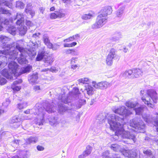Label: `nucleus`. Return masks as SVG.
Here are the masks:
<instances>
[{
	"label": "nucleus",
	"instance_id": "obj_58",
	"mask_svg": "<svg viewBox=\"0 0 158 158\" xmlns=\"http://www.w3.org/2000/svg\"><path fill=\"white\" fill-rule=\"evenodd\" d=\"M77 58L76 57H73L70 60V64H73L74 63H75V61H76V60Z\"/></svg>",
	"mask_w": 158,
	"mask_h": 158
},
{
	"label": "nucleus",
	"instance_id": "obj_43",
	"mask_svg": "<svg viewBox=\"0 0 158 158\" xmlns=\"http://www.w3.org/2000/svg\"><path fill=\"white\" fill-rule=\"evenodd\" d=\"M10 101L8 98L6 99V101L2 103V106L5 107H7L10 104Z\"/></svg>",
	"mask_w": 158,
	"mask_h": 158
},
{
	"label": "nucleus",
	"instance_id": "obj_29",
	"mask_svg": "<svg viewBox=\"0 0 158 158\" xmlns=\"http://www.w3.org/2000/svg\"><path fill=\"white\" fill-rule=\"evenodd\" d=\"M44 87L42 85H35L33 87V89L34 91L36 93H39L42 91Z\"/></svg>",
	"mask_w": 158,
	"mask_h": 158
},
{
	"label": "nucleus",
	"instance_id": "obj_9",
	"mask_svg": "<svg viewBox=\"0 0 158 158\" xmlns=\"http://www.w3.org/2000/svg\"><path fill=\"white\" fill-rule=\"evenodd\" d=\"M113 111L114 113L123 116V117H126L131 114V111L126 109L125 107L124 106H119L115 108H114Z\"/></svg>",
	"mask_w": 158,
	"mask_h": 158
},
{
	"label": "nucleus",
	"instance_id": "obj_45",
	"mask_svg": "<svg viewBox=\"0 0 158 158\" xmlns=\"http://www.w3.org/2000/svg\"><path fill=\"white\" fill-rule=\"evenodd\" d=\"M27 106V103L26 102L23 103L22 104H18V107L20 110L23 109L26 107Z\"/></svg>",
	"mask_w": 158,
	"mask_h": 158
},
{
	"label": "nucleus",
	"instance_id": "obj_40",
	"mask_svg": "<svg viewBox=\"0 0 158 158\" xmlns=\"http://www.w3.org/2000/svg\"><path fill=\"white\" fill-rule=\"evenodd\" d=\"M31 68V66L30 65L27 66L26 68H23L22 70V73H24L29 72Z\"/></svg>",
	"mask_w": 158,
	"mask_h": 158
},
{
	"label": "nucleus",
	"instance_id": "obj_34",
	"mask_svg": "<svg viewBox=\"0 0 158 158\" xmlns=\"http://www.w3.org/2000/svg\"><path fill=\"white\" fill-rule=\"evenodd\" d=\"M85 90L87 92V94L89 95H92L94 93L93 88L90 86H88L86 88Z\"/></svg>",
	"mask_w": 158,
	"mask_h": 158
},
{
	"label": "nucleus",
	"instance_id": "obj_42",
	"mask_svg": "<svg viewBox=\"0 0 158 158\" xmlns=\"http://www.w3.org/2000/svg\"><path fill=\"white\" fill-rule=\"evenodd\" d=\"M78 81L79 82L82 83L83 84L87 83H88V82L89 81V79L87 78H84L79 79L78 80Z\"/></svg>",
	"mask_w": 158,
	"mask_h": 158
},
{
	"label": "nucleus",
	"instance_id": "obj_53",
	"mask_svg": "<svg viewBox=\"0 0 158 158\" xmlns=\"http://www.w3.org/2000/svg\"><path fill=\"white\" fill-rule=\"evenodd\" d=\"M49 71L52 73H56L58 70L56 67L52 66L49 69Z\"/></svg>",
	"mask_w": 158,
	"mask_h": 158
},
{
	"label": "nucleus",
	"instance_id": "obj_54",
	"mask_svg": "<svg viewBox=\"0 0 158 158\" xmlns=\"http://www.w3.org/2000/svg\"><path fill=\"white\" fill-rule=\"evenodd\" d=\"M12 146L15 148H17L19 146V141L18 140H15L12 143Z\"/></svg>",
	"mask_w": 158,
	"mask_h": 158
},
{
	"label": "nucleus",
	"instance_id": "obj_36",
	"mask_svg": "<svg viewBox=\"0 0 158 158\" xmlns=\"http://www.w3.org/2000/svg\"><path fill=\"white\" fill-rule=\"evenodd\" d=\"M125 7L123 6L120 7L117 11L116 15L118 17H120L123 13Z\"/></svg>",
	"mask_w": 158,
	"mask_h": 158
},
{
	"label": "nucleus",
	"instance_id": "obj_13",
	"mask_svg": "<svg viewBox=\"0 0 158 158\" xmlns=\"http://www.w3.org/2000/svg\"><path fill=\"white\" fill-rule=\"evenodd\" d=\"M54 61L53 58L50 56H46L43 59L44 65L45 66L52 65Z\"/></svg>",
	"mask_w": 158,
	"mask_h": 158
},
{
	"label": "nucleus",
	"instance_id": "obj_64",
	"mask_svg": "<svg viewBox=\"0 0 158 158\" xmlns=\"http://www.w3.org/2000/svg\"><path fill=\"white\" fill-rule=\"evenodd\" d=\"M3 23L4 24L6 25H7L9 24V21L8 19H6L4 20Z\"/></svg>",
	"mask_w": 158,
	"mask_h": 158
},
{
	"label": "nucleus",
	"instance_id": "obj_46",
	"mask_svg": "<svg viewBox=\"0 0 158 158\" xmlns=\"http://www.w3.org/2000/svg\"><path fill=\"white\" fill-rule=\"evenodd\" d=\"M71 54L74 56H77L79 55V53L74 48H72Z\"/></svg>",
	"mask_w": 158,
	"mask_h": 158
},
{
	"label": "nucleus",
	"instance_id": "obj_57",
	"mask_svg": "<svg viewBox=\"0 0 158 158\" xmlns=\"http://www.w3.org/2000/svg\"><path fill=\"white\" fill-rule=\"evenodd\" d=\"M73 41L72 37L71 36L69 37L67 39L64 40H63V42L64 43L69 42L71 41Z\"/></svg>",
	"mask_w": 158,
	"mask_h": 158
},
{
	"label": "nucleus",
	"instance_id": "obj_63",
	"mask_svg": "<svg viewBox=\"0 0 158 158\" xmlns=\"http://www.w3.org/2000/svg\"><path fill=\"white\" fill-rule=\"evenodd\" d=\"M72 65L71 66V68L73 69H75L77 67V66L76 64L74 65L71 64Z\"/></svg>",
	"mask_w": 158,
	"mask_h": 158
},
{
	"label": "nucleus",
	"instance_id": "obj_11",
	"mask_svg": "<svg viewBox=\"0 0 158 158\" xmlns=\"http://www.w3.org/2000/svg\"><path fill=\"white\" fill-rule=\"evenodd\" d=\"M93 86L96 88L104 89L107 88L108 87L110 86L112 84L111 83L104 81L98 83L95 81H93Z\"/></svg>",
	"mask_w": 158,
	"mask_h": 158
},
{
	"label": "nucleus",
	"instance_id": "obj_26",
	"mask_svg": "<svg viewBox=\"0 0 158 158\" xmlns=\"http://www.w3.org/2000/svg\"><path fill=\"white\" fill-rule=\"evenodd\" d=\"M138 104V103L136 102H132L130 101L126 102L125 105L126 106L130 108H134Z\"/></svg>",
	"mask_w": 158,
	"mask_h": 158
},
{
	"label": "nucleus",
	"instance_id": "obj_12",
	"mask_svg": "<svg viewBox=\"0 0 158 158\" xmlns=\"http://www.w3.org/2000/svg\"><path fill=\"white\" fill-rule=\"evenodd\" d=\"M112 11V9L110 6H105L101 10L99 15H102L101 16L107 18V15L110 14Z\"/></svg>",
	"mask_w": 158,
	"mask_h": 158
},
{
	"label": "nucleus",
	"instance_id": "obj_60",
	"mask_svg": "<svg viewBox=\"0 0 158 158\" xmlns=\"http://www.w3.org/2000/svg\"><path fill=\"white\" fill-rule=\"evenodd\" d=\"M22 81L21 80H19V81H15L12 85H16L22 83Z\"/></svg>",
	"mask_w": 158,
	"mask_h": 158
},
{
	"label": "nucleus",
	"instance_id": "obj_15",
	"mask_svg": "<svg viewBox=\"0 0 158 158\" xmlns=\"http://www.w3.org/2000/svg\"><path fill=\"white\" fill-rule=\"evenodd\" d=\"M95 14L94 12L90 11L88 14L82 15L81 18L84 20H89L92 19L95 16Z\"/></svg>",
	"mask_w": 158,
	"mask_h": 158
},
{
	"label": "nucleus",
	"instance_id": "obj_3",
	"mask_svg": "<svg viewBox=\"0 0 158 158\" xmlns=\"http://www.w3.org/2000/svg\"><path fill=\"white\" fill-rule=\"evenodd\" d=\"M2 47L3 48H9V49H4L2 50H0V56L2 54L5 56H9L8 57L5 56H3L2 58H3L4 62L5 60L7 61V58H8V61H10L11 59L14 60L17 58V56L18 52L17 50H13V47L12 44H5L3 45Z\"/></svg>",
	"mask_w": 158,
	"mask_h": 158
},
{
	"label": "nucleus",
	"instance_id": "obj_10",
	"mask_svg": "<svg viewBox=\"0 0 158 158\" xmlns=\"http://www.w3.org/2000/svg\"><path fill=\"white\" fill-rule=\"evenodd\" d=\"M101 15H98V16L96 23L94 24L92 27L93 28L97 29L102 27L106 23L107 18L101 16Z\"/></svg>",
	"mask_w": 158,
	"mask_h": 158
},
{
	"label": "nucleus",
	"instance_id": "obj_23",
	"mask_svg": "<svg viewBox=\"0 0 158 158\" xmlns=\"http://www.w3.org/2000/svg\"><path fill=\"white\" fill-rule=\"evenodd\" d=\"M10 38L7 37L3 35H0V42L3 45L7 44H6L10 40Z\"/></svg>",
	"mask_w": 158,
	"mask_h": 158
},
{
	"label": "nucleus",
	"instance_id": "obj_2",
	"mask_svg": "<svg viewBox=\"0 0 158 158\" xmlns=\"http://www.w3.org/2000/svg\"><path fill=\"white\" fill-rule=\"evenodd\" d=\"M39 107L38 104H36L35 108L36 111L34 113V114L35 115H38L36 118L35 119V122L36 124L40 125H43L44 122V115L45 111H46L48 113H52L55 111L56 109L53 106L52 102L50 103L48 101L46 102L44 107V110L42 107L38 108Z\"/></svg>",
	"mask_w": 158,
	"mask_h": 158
},
{
	"label": "nucleus",
	"instance_id": "obj_6",
	"mask_svg": "<svg viewBox=\"0 0 158 158\" xmlns=\"http://www.w3.org/2000/svg\"><path fill=\"white\" fill-rule=\"evenodd\" d=\"M23 41L19 40L16 43H14V46H15L17 49L20 52V56L17 59L19 63L21 64H26L28 63L27 60L26 59V57L27 55H30V51L27 49H25L23 47L22 44Z\"/></svg>",
	"mask_w": 158,
	"mask_h": 158
},
{
	"label": "nucleus",
	"instance_id": "obj_41",
	"mask_svg": "<svg viewBox=\"0 0 158 158\" xmlns=\"http://www.w3.org/2000/svg\"><path fill=\"white\" fill-rule=\"evenodd\" d=\"M32 8V4L30 3H28L27 4L25 11L26 12H27L30 10H31Z\"/></svg>",
	"mask_w": 158,
	"mask_h": 158
},
{
	"label": "nucleus",
	"instance_id": "obj_5",
	"mask_svg": "<svg viewBox=\"0 0 158 158\" xmlns=\"http://www.w3.org/2000/svg\"><path fill=\"white\" fill-rule=\"evenodd\" d=\"M8 66L9 71L7 69H4L1 71V73L6 78L11 79L13 78V76L16 77L18 75V65L14 61H11Z\"/></svg>",
	"mask_w": 158,
	"mask_h": 158
},
{
	"label": "nucleus",
	"instance_id": "obj_33",
	"mask_svg": "<svg viewBox=\"0 0 158 158\" xmlns=\"http://www.w3.org/2000/svg\"><path fill=\"white\" fill-rule=\"evenodd\" d=\"M86 101L84 99H80L76 104V108H80L81 106L85 103Z\"/></svg>",
	"mask_w": 158,
	"mask_h": 158
},
{
	"label": "nucleus",
	"instance_id": "obj_19",
	"mask_svg": "<svg viewBox=\"0 0 158 158\" xmlns=\"http://www.w3.org/2000/svg\"><path fill=\"white\" fill-rule=\"evenodd\" d=\"M46 53L44 50H40L38 52V55L36 59V61H39L41 60L46 56Z\"/></svg>",
	"mask_w": 158,
	"mask_h": 158
},
{
	"label": "nucleus",
	"instance_id": "obj_62",
	"mask_svg": "<svg viewBox=\"0 0 158 158\" xmlns=\"http://www.w3.org/2000/svg\"><path fill=\"white\" fill-rule=\"evenodd\" d=\"M72 50V49H67L65 50V53L66 54H71V51Z\"/></svg>",
	"mask_w": 158,
	"mask_h": 158
},
{
	"label": "nucleus",
	"instance_id": "obj_17",
	"mask_svg": "<svg viewBox=\"0 0 158 158\" xmlns=\"http://www.w3.org/2000/svg\"><path fill=\"white\" fill-rule=\"evenodd\" d=\"M21 120L20 118H19L17 116H16L13 117L10 120V123L11 124H15L16 125L15 126V127L17 128L19 125V124L18 122H20Z\"/></svg>",
	"mask_w": 158,
	"mask_h": 158
},
{
	"label": "nucleus",
	"instance_id": "obj_8",
	"mask_svg": "<svg viewBox=\"0 0 158 158\" xmlns=\"http://www.w3.org/2000/svg\"><path fill=\"white\" fill-rule=\"evenodd\" d=\"M80 95V93L79 89L76 87L74 88L73 91L72 92H70L68 96L65 97V94H63L61 97L59 96L58 98L60 100H61L62 102L67 103L71 102V98L72 96L73 97L78 96L79 97Z\"/></svg>",
	"mask_w": 158,
	"mask_h": 158
},
{
	"label": "nucleus",
	"instance_id": "obj_55",
	"mask_svg": "<svg viewBox=\"0 0 158 158\" xmlns=\"http://www.w3.org/2000/svg\"><path fill=\"white\" fill-rule=\"evenodd\" d=\"M72 37V39L73 40H74L77 39L80 37V35L79 34H77L75 35H74L72 36H71Z\"/></svg>",
	"mask_w": 158,
	"mask_h": 158
},
{
	"label": "nucleus",
	"instance_id": "obj_4",
	"mask_svg": "<svg viewBox=\"0 0 158 158\" xmlns=\"http://www.w3.org/2000/svg\"><path fill=\"white\" fill-rule=\"evenodd\" d=\"M147 93L144 96H142L141 99L148 106L153 108L154 105L152 103H156L158 99L157 93L153 89L148 90Z\"/></svg>",
	"mask_w": 158,
	"mask_h": 158
},
{
	"label": "nucleus",
	"instance_id": "obj_39",
	"mask_svg": "<svg viewBox=\"0 0 158 158\" xmlns=\"http://www.w3.org/2000/svg\"><path fill=\"white\" fill-rule=\"evenodd\" d=\"M113 59L112 58L107 56L106 60V62L107 64L109 66H111L113 64Z\"/></svg>",
	"mask_w": 158,
	"mask_h": 158
},
{
	"label": "nucleus",
	"instance_id": "obj_38",
	"mask_svg": "<svg viewBox=\"0 0 158 158\" xmlns=\"http://www.w3.org/2000/svg\"><path fill=\"white\" fill-rule=\"evenodd\" d=\"M50 124L51 125H54L58 124L57 118L56 117H53L49 120Z\"/></svg>",
	"mask_w": 158,
	"mask_h": 158
},
{
	"label": "nucleus",
	"instance_id": "obj_37",
	"mask_svg": "<svg viewBox=\"0 0 158 158\" xmlns=\"http://www.w3.org/2000/svg\"><path fill=\"white\" fill-rule=\"evenodd\" d=\"M144 107L143 106L140 107L135 109V111L136 114L138 115H140L143 111Z\"/></svg>",
	"mask_w": 158,
	"mask_h": 158
},
{
	"label": "nucleus",
	"instance_id": "obj_7",
	"mask_svg": "<svg viewBox=\"0 0 158 158\" xmlns=\"http://www.w3.org/2000/svg\"><path fill=\"white\" fill-rule=\"evenodd\" d=\"M111 148L115 152H120L125 156L127 157H135L136 153L134 150H126L120 148L119 145L115 144L111 145Z\"/></svg>",
	"mask_w": 158,
	"mask_h": 158
},
{
	"label": "nucleus",
	"instance_id": "obj_27",
	"mask_svg": "<svg viewBox=\"0 0 158 158\" xmlns=\"http://www.w3.org/2000/svg\"><path fill=\"white\" fill-rule=\"evenodd\" d=\"M143 152L147 155V158H155V156L152 154V152L149 150H144Z\"/></svg>",
	"mask_w": 158,
	"mask_h": 158
},
{
	"label": "nucleus",
	"instance_id": "obj_49",
	"mask_svg": "<svg viewBox=\"0 0 158 158\" xmlns=\"http://www.w3.org/2000/svg\"><path fill=\"white\" fill-rule=\"evenodd\" d=\"M24 19H18L17 21L16 22V24L17 25H19V27H20V25L22 26V24L24 22Z\"/></svg>",
	"mask_w": 158,
	"mask_h": 158
},
{
	"label": "nucleus",
	"instance_id": "obj_24",
	"mask_svg": "<svg viewBox=\"0 0 158 158\" xmlns=\"http://www.w3.org/2000/svg\"><path fill=\"white\" fill-rule=\"evenodd\" d=\"M6 29L9 33L12 35H14L16 33V28L14 26H10L7 27Z\"/></svg>",
	"mask_w": 158,
	"mask_h": 158
},
{
	"label": "nucleus",
	"instance_id": "obj_25",
	"mask_svg": "<svg viewBox=\"0 0 158 158\" xmlns=\"http://www.w3.org/2000/svg\"><path fill=\"white\" fill-rule=\"evenodd\" d=\"M17 27L19 31V33L21 35H23L26 34L27 31V28L26 26H21Z\"/></svg>",
	"mask_w": 158,
	"mask_h": 158
},
{
	"label": "nucleus",
	"instance_id": "obj_61",
	"mask_svg": "<svg viewBox=\"0 0 158 158\" xmlns=\"http://www.w3.org/2000/svg\"><path fill=\"white\" fill-rule=\"evenodd\" d=\"M37 148L38 151H42L44 150V148L41 146L38 145L37 147Z\"/></svg>",
	"mask_w": 158,
	"mask_h": 158
},
{
	"label": "nucleus",
	"instance_id": "obj_32",
	"mask_svg": "<svg viewBox=\"0 0 158 158\" xmlns=\"http://www.w3.org/2000/svg\"><path fill=\"white\" fill-rule=\"evenodd\" d=\"M0 13L3 14H6L8 16L11 15L10 11L2 7H1L0 9Z\"/></svg>",
	"mask_w": 158,
	"mask_h": 158
},
{
	"label": "nucleus",
	"instance_id": "obj_47",
	"mask_svg": "<svg viewBox=\"0 0 158 158\" xmlns=\"http://www.w3.org/2000/svg\"><path fill=\"white\" fill-rule=\"evenodd\" d=\"M55 12L56 13L57 18H60L64 17L65 16L64 14L62 13L61 12L55 11Z\"/></svg>",
	"mask_w": 158,
	"mask_h": 158
},
{
	"label": "nucleus",
	"instance_id": "obj_14",
	"mask_svg": "<svg viewBox=\"0 0 158 158\" xmlns=\"http://www.w3.org/2000/svg\"><path fill=\"white\" fill-rule=\"evenodd\" d=\"M43 40L45 44L47 45L48 48H51L52 43L50 42L49 37L48 34H45L43 35Z\"/></svg>",
	"mask_w": 158,
	"mask_h": 158
},
{
	"label": "nucleus",
	"instance_id": "obj_21",
	"mask_svg": "<svg viewBox=\"0 0 158 158\" xmlns=\"http://www.w3.org/2000/svg\"><path fill=\"white\" fill-rule=\"evenodd\" d=\"M38 138L37 137L31 136L28 138L27 139H26V142L27 144L35 143L38 141Z\"/></svg>",
	"mask_w": 158,
	"mask_h": 158
},
{
	"label": "nucleus",
	"instance_id": "obj_51",
	"mask_svg": "<svg viewBox=\"0 0 158 158\" xmlns=\"http://www.w3.org/2000/svg\"><path fill=\"white\" fill-rule=\"evenodd\" d=\"M50 18L51 19H55L57 18L56 13H53L50 14Z\"/></svg>",
	"mask_w": 158,
	"mask_h": 158
},
{
	"label": "nucleus",
	"instance_id": "obj_18",
	"mask_svg": "<svg viewBox=\"0 0 158 158\" xmlns=\"http://www.w3.org/2000/svg\"><path fill=\"white\" fill-rule=\"evenodd\" d=\"M71 110V108H69L63 104L58 106V111L61 114H63L65 111L69 112Z\"/></svg>",
	"mask_w": 158,
	"mask_h": 158
},
{
	"label": "nucleus",
	"instance_id": "obj_30",
	"mask_svg": "<svg viewBox=\"0 0 158 158\" xmlns=\"http://www.w3.org/2000/svg\"><path fill=\"white\" fill-rule=\"evenodd\" d=\"M115 50L114 48H111L110 51L109 53L107 56L114 59L116 55L115 54Z\"/></svg>",
	"mask_w": 158,
	"mask_h": 158
},
{
	"label": "nucleus",
	"instance_id": "obj_28",
	"mask_svg": "<svg viewBox=\"0 0 158 158\" xmlns=\"http://www.w3.org/2000/svg\"><path fill=\"white\" fill-rule=\"evenodd\" d=\"M92 148L89 145L86 148V149L83 152V155L86 156L90 154L92 151Z\"/></svg>",
	"mask_w": 158,
	"mask_h": 158
},
{
	"label": "nucleus",
	"instance_id": "obj_59",
	"mask_svg": "<svg viewBox=\"0 0 158 158\" xmlns=\"http://www.w3.org/2000/svg\"><path fill=\"white\" fill-rule=\"evenodd\" d=\"M29 10L30 11H29L27 12H26V13L29 14L32 16H34L35 14V11L32 9Z\"/></svg>",
	"mask_w": 158,
	"mask_h": 158
},
{
	"label": "nucleus",
	"instance_id": "obj_48",
	"mask_svg": "<svg viewBox=\"0 0 158 158\" xmlns=\"http://www.w3.org/2000/svg\"><path fill=\"white\" fill-rule=\"evenodd\" d=\"M16 19H24L23 15L22 13H18Z\"/></svg>",
	"mask_w": 158,
	"mask_h": 158
},
{
	"label": "nucleus",
	"instance_id": "obj_22",
	"mask_svg": "<svg viewBox=\"0 0 158 158\" xmlns=\"http://www.w3.org/2000/svg\"><path fill=\"white\" fill-rule=\"evenodd\" d=\"M143 72L139 69H133V74L134 77H138L140 76H141Z\"/></svg>",
	"mask_w": 158,
	"mask_h": 158
},
{
	"label": "nucleus",
	"instance_id": "obj_35",
	"mask_svg": "<svg viewBox=\"0 0 158 158\" xmlns=\"http://www.w3.org/2000/svg\"><path fill=\"white\" fill-rule=\"evenodd\" d=\"M124 75L126 77H129L131 76L130 77L134 78L133 74V70H129L126 71L124 73Z\"/></svg>",
	"mask_w": 158,
	"mask_h": 158
},
{
	"label": "nucleus",
	"instance_id": "obj_31",
	"mask_svg": "<svg viewBox=\"0 0 158 158\" xmlns=\"http://www.w3.org/2000/svg\"><path fill=\"white\" fill-rule=\"evenodd\" d=\"M25 4L21 1H18L16 2V7L19 9H23L24 7Z\"/></svg>",
	"mask_w": 158,
	"mask_h": 158
},
{
	"label": "nucleus",
	"instance_id": "obj_56",
	"mask_svg": "<svg viewBox=\"0 0 158 158\" xmlns=\"http://www.w3.org/2000/svg\"><path fill=\"white\" fill-rule=\"evenodd\" d=\"M26 24L27 26H33V24L30 21L28 20H26Z\"/></svg>",
	"mask_w": 158,
	"mask_h": 158
},
{
	"label": "nucleus",
	"instance_id": "obj_52",
	"mask_svg": "<svg viewBox=\"0 0 158 158\" xmlns=\"http://www.w3.org/2000/svg\"><path fill=\"white\" fill-rule=\"evenodd\" d=\"M11 88L14 91H18L20 90L21 89L20 87L15 85L14 86V85H12Z\"/></svg>",
	"mask_w": 158,
	"mask_h": 158
},
{
	"label": "nucleus",
	"instance_id": "obj_1",
	"mask_svg": "<svg viewBox=\"0 0 158 158\" xmlns=\"http://www.w3.org/2000/svg\"><path fill=\"white\" fill-rule=\"evenodd\" d=\"M123 118L119 117L115 114H110L108 118V123L111 130L116 131L115 135L120 136L123 138L132 140L134 143L136 141L135 132L143 133L145 125L142 121L138 122L137 118L130 120V125L133 128L132 131H125L123 121Z\"/></svg>",
	"mask_w": 158,
	"mask_h": 158
},
{
	"label": "nucleus",
	"instance_id": "obj_20",
	"mask_svg": "<svg viewBox=\"0 0 158 158\" xmlns=\"http://www.w3.org/2000/svg\"><path fill=\"white\" fill-rule=\"evenodd\" d=\"M0 5H4L10 8H12V4L11 1L0 0Z\"/></svg>",
	"mask_w": 158,
	"mask_h": 158
},
{
	"label": "nucleus",
	"instance_id": "obj_44",
	"mask_svg": "<svg viewBox=\"0 0 158 158\" xmlns=\"http://www.w3.org/2000/svg\"><path fill=\"white\" fill-rule=\"evenodd\" d=\"M115 34L117 37L116 39L115 40H118L119 39L122 38L123 35L120 32H116Z\"/></svg>",
	"mask_w": 158,
	"mask_h": 158
},
{
	"label": "nucleus",
	"instance_id": "obj_50",
	"mask_svg": "<svg viewBox=\"0 0 158 158\" xmlns=\"http://www.w3.org/2000/svg\"><path fill=\"white\" fill-rule=\"evenodd\" d=\"M59 45L55 44H54L53 45H52H52L51 48H48L50 49H52L54 50H56L59 47Z\"/></svg>",
	"mask_w": 158,
	"mask_h": 158
},
{
	"label": "nucleus",
	"instance_id": "obj_16",
	"mask_svg": "<svg viewBox=\"0 0 158 158\" xmlns=\"http://www.w3.org/2000/svg\"><path fill=\"white\" fill-rule=\"evenodd\" d=\"M38 75L37 73L30 75L28 77V80L30 83L33 84L36 83L38 79Z\"/></svg>",
	"mask_w": 158,
	"mask_h": 158
}]
</instances>
